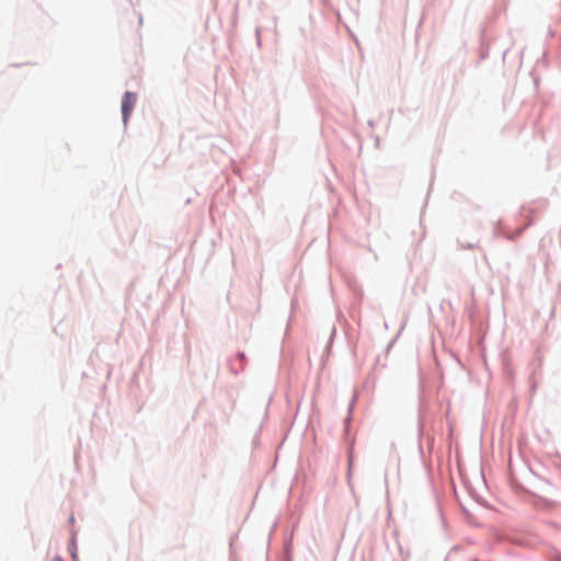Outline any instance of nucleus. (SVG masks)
Returning <instances> with one entry per match:
<instances>
[{
	"mask_svg": "<svg viewBox=\"0 0 561 561\" xmlns=\"http://www.w3.org/2000/svg\"><path fill=\"white\" fill-rule=\"evenodd\" d=\"M137 96L133 92H126L122 99L123 121L126 123L136 105Z\"/></svg>",
	"mask_w": 561,
	"mask_h": 561,
	"instance_id": "f257e3e1",
	"label": "nucleus"
},
{
	"mask_svg": "<svg viewBox=\"0 0 561 561\" xmlns=\"http://www.w3.org/2000/svg\"><path fill=\"white\" fill-rule=\"evenodd\" d=\"M51 561H62L60 557H54Z\"/></svg>",
	"mask_w": 561,
	"mask_h": 561,
	"instance_id": "f03ea898",
	"label": "nucleus"
}]
</instances>
